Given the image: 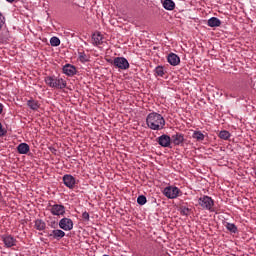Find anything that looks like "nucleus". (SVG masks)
Returning <instances> with one entry per match:
<instances>
[{
  "label": "nucleus",
  "instance_id": "nucleus-26",
  "mask_svg": "<svg viewBox=\"0 0 256 256\" xmlns=\"http://www.w3.org/2000/svg\"><path fill=\"white\" fill-rule=\"evenodd\" d=\"M79 61L81 63H87V61H89V56L87 54H85V52H79Z\"/></svg>",
  "mask_w": 256,
  "mask_h": 256
},
{
  "label": "nucleus",
  "instance_id": "nucleus-2",
  "mask_svg": "<svg viewBox=\"0 0 256 256\" xmlns=\"http://www.w3.org/2000/svg\"><path fill=\"white\" fill-rule=\"evenodd\" d=\"M44 81L52 89H65L67 87V81L57 76H47Z\"/></svg>",
  "mask_w": 256,
  "mask_h": 256
},
{
  "label": "nucleus",
  "instance_id": "nucleus-16",
  "mask_svg": "<svg viewBox=\"0 0 256 256\" xmlns=\"http://www.w3.org/2000/svg\"><path fill=\"white\" fill-rule=\"evenodd\" d=\"M93 45L98 47V45H103V36L101 33L97 32L96 34H93L92 36Z\"/></svg>",
  "mask_w": 256,
  "mask_h": 256
},
{
  "label": "nucleus",
  "instance_id": "nucleus-34",
  "mask_svg": "<svg viewBox=\"0 0 256 256\" xmlns=\"http://www.w3.org/2000/svg\"><path fill=\"white\" fill-rule=\"evenodd\" d=\"M130 111H133V108H130Z\"/></svg>",
  "mask_w": 256,
  "mask_h": 256
},
{
  "label": "nucleus",
  "instance_id": "nucleus-11",
  "mask_svg": "<svg viewBox=\"0 0 256 256\" xmlns=\"http://www.w3.org/2000/svg\"><path fill=\"white\" fill-rule=\"evenodd\" d=\"M62 71L64 75H67L68 77H73V75H77V68L71 64L64 65Z\"/></svg>",
  "mask_w": 256,
  "mask_h": 256
},
{
  "label": "nucleus",
  "instance_id": "nucleus-15",
  "mask_svg": "<svg viewBox=\"0 0 256 256\" xmlns=\"http://www.w3.org/2000/svg\"><path fill=\"white\" fill-rule=\"evenodd\" d=\"M49 237H52L53 239H57V241H59L60 239H63V237H65V231L60 229L52 230L49 234Z\"/></svg>",
  "mask_w": 256,
  "mask_h": 256
},
{
  "label": "nucleus",
  "instance_id": "nucleus-5",
  "mask_svg": "<svg viewBox=\"0 0 256 256\" xmlns=\"http://www.w3.org/2000/svg\"><path fill=\"white\" fill-rule=\"evenodd\" d=\"M163 195L167 197V199H177L181 195V190L176 186H167L163 190Z\"/></svg>",
  "mask_w": 256,
  "mask_h": 256
},
{
  "label": "nucleus",
  "instance_id": "nucleus-6",
  "mask_svg": "<svg viewBox=\"0 0 256 256\" xmlns=\"http://www.w3.org/2000/svg\"><path fill=\"white\" fill-rule=\"evenodd\" d=\"M49 211L56 217H63L65 215V206L62 204L49 205Z\"/></svg>",
  "mask_w": 256,
  "mask_h": 256
},
{
  "label": "nucleus",
  "instance_id": "nucleus-31",
  "mask_svg": "<svg viewBox=\"0 0 256 256\" xmlns=\"http://www.w3.org/2000/svg\"><path fill=\"white\" fill-rule=\"evenodd\" d=\"M3 113V104L0 103V115Z\"/></svg>",
  "mask_w": 256,
  "mask_h": 256
},
{
  "label": "nucleus",
  "instance_id": "nucleus-24",
  "mask_svg": "<svg viewBox=\"0 0 256 256\" xmlns=\"http://www.w3.org/2000/svg\"><path fill=\"white\" fill-rule=\"evenodd\" d=\"M50 45L52 47H59V45H61V40L58 37L54 36L50 39Z\"/></svg>",
  "mask_w": 256,
  "mask_h": 256
},
{
  "label": "nucleus",
  "instance_id": "nucleus-3",
  "mask_svg": "<svg viewBox=\"0 0 256 256\" xmlns=\"http://www.w3.org/2000/svg\"><path fill=\"white\" fill-rule=\"evenodd\" d=\"M198 203L202 209H206V211H211V213H215V208L213 206L215 205V201H213V198L209 196H202L198 199Z\"/></svg>",
  "mask_w": 256,
  "mask_h": 256
},
{
  "label": "nucleus",
  "instance_id": "nucleus-17",
  "mask_svg": "<svg viewBox=\"0 0 256 256\" xmlns=\"http://www.w3.org/2000/svg\"><path fill=\"white\" fill-rule=\"evenodd\" d=\"M208 27H221V20L217 17H212L207 21Z\"/></svg>",
  "mask_w": 256,
  "mask_h": 256
},
{
  "label": "nucleus",
  "instance_id": "nucleus-35",
  "mask_svg": "<svg viewBox=\"0 0 256 256\" xmlns=\"http://www.w3.org/2000/svg\"><path fill=\"white\" fill-rule=\"evenodd\" d=\"M0 195H1V192H0Z\"/></svg>",
  "mask_w": 256,
  "mask_h": 256
},
{
  "label": "nucleus",
  "instance_id": "nucleus-22",
  "mask_svg": "<svg viewBox=\"0 0 256 256\" xmlns=\"http://www.w3.org/2000/svg\"><path fill=\"white\" fill-rule=\"evenodd\" d=\"M192 137L193 139H196V141H203L205 139V135L201 133V131H195Z\"/></svg>",
  "mask_w": 256,
  "mask_h": 256
},
{
  "label": "nucleus",
  "instance_id": "nucleus-33",
  "mask_svg": "<svg viewBox=\"0 0 256 256\" xmlns=\"http://www.w3.org/2000/svg\"><path fill=\"white\" fill-rule=\"evenodd\" d=\"M55 151H57L55 148H53V149L51 150L52 153H55Z\"/></svg>",
  "mask_w": 256,
  "mask_h": 256
},
{
  "label": "nucleus",
  "instance_id": "nucleus-29",
  "mask_svg": "<svg viewBox=\"0 0 256 256\" xmlns=\"http://www.w3.org/2000/svg\"><path fill=\"white\" fill-rule=\"evenodd\" d=\"M6 133H7V131H4L3 124H1V122H0V137H3Z\"/></svg>",
  "mask_w": 256,
  "mask_h": 256
},
{
  "label": "nucleus",
  "instance_id": "nucleus-8",
  "mask_svg": "<svg viewBox=\"0 0 256 256\" xmlns=\"http://www.w3.org/2000/svg\"><path fill=\"white\" fill-rule=\"evenodd\" d=\"M2 241L7 248L15 247L17 245V239L12 235L5 234L2 236Z\"/></svg>",
  "mask_w": 256,
  "mask_h": 256
},
{
  "label": "nucleus",
  "instance_id": "nucleus-20",
  "mask_svg": "<svg viewBox=\"0 0 256 256\" xmlns=\"http://www.w3.org/2000/svg\"><path fill=\"white\" fill-rule=\"evenodd\" d=\"M28 107L32 109V111H37L39 109V102L35 100H28L27 101Z\"/></svg>",
  "mask_w": 256,
  "mask_h": 256
},
{
  "label": "nucleus",
  "instance_id": "nucleus-19",
  "mask_svg": "<svg viewBox=\"0 0 256 256\" xmlns=\"http://www.w3.org/2000/svg\"><path fill=\"white\" fill-rule=\"evenodd\" d=\"M45 227H47V224H45V221L41 219H37L35 221V229H37V231H45Z\"/></svg>",
  "mask_w": 256,
  "mask_h": 256
},
{
  "label": "nucleus",
  "instance_id": "nucleus-10",
  "mask_svg": "<svg viewBox=\"0 0 256 256\" xmlns=\"http://www.w3.org/2000/svg\"><path fill=\"white\" fill-rule=\"evenodd\" d=\"M156 141L160 147H171V137L169 135L163 134Z\"/></svg>",
  "mask_w": 256,
  "mask_h": 256
},
{
  "label": "nucleus",
  "instance_id": "nucleus-27",
  "mask_svg": "<svg viewBox=\"0 0 256 256\" xmlns=\"http://www.w3.org/2000/svg\"><path fill=\"white\" fill-rule=\"evenodd\" d=\"M180 213H181V215H184L185 217H187L190 215L191 209L187 208L186 206H181Z\"/></svg>",
  "mask_w": 256,
  "mask_h": 256
},
{
  "label": "nucleus",
  "instance_id": "nucleus-32",
  "mask_svg": "<svg viewBox=\"0 0 256 256\" xmlns=\"http://www.w3.org/2000/svg\"><path fill=\"white\" fill-rule=\"evenodd\" d=\"M6 1H8V3H13V1H15V0H6Z\"/></svg>",
  "mask_w": 256,
  "mask_h": 256
},
{
  "label": "nucleus",
  "instance_id": "nucleus-25",
  "mask_svg": "<svg viewBox=\"0 0 256 256\" xmlns=\"http://www.w3.org/2000/svg\"><path fill=\"white\" fill-rule=\"evenodd\" d=\"M225 227L228 231H230V233H236L237 232V226L233 223L227 222Z\"/></svg>",
  "mask_w": 256,
  "mask_h": 256
},
{
  "label": "nucleus",
  "instance_id": "nucleus-14",
  "mask_svg": "<svg viewBox=\"0 0 256 256\" xmlns=\"http://www.w3.org/2000/svg\"><path fill=\"white\" fill-rule=\"evenodd\" d=\"M17 151L20 155H27V153H29V151H31V148L29 147V144H27V143H20L17 146Z\"/></svg>",
  "mask_w": 256,
  "mask_h": 256
},
{
  "label": "nucleus",
  "instance_id": "nucleus-9",
  "mask_svg": "<svg viewBox=\"0 0 256 256\" xmlns=\"http://www.w3.org/2000/svg\"><path fill=\"white\" fill-rule=\"evenodd\" d=\"M63 183L65 186L68 187V189H74L77 181L75 180V177L70 174H65L63 176Z\"/></svg>",
  "mask_w": 256,
  "mask_h": 256
},
{
  "label": "nucleus",
  "instance_id": "nucleus-18",
  "mask_svg": "<svg viewBox=\"0 0 256 256\" xmlns=\"http://www.w3.org/2000/svg\"><path fill=\"white\" fill-rule=\"evenodd\" d=\"M162 5L166 11H173L175 9V2L173 0H164Z\"/></svg>",
  "mask_w": 256,
  "mask_h": 256
},
{
  "label": "nucleus",
  "instance_id": "nucleus-13",
  "mask_svg": "<svg viewBox=\"0 0 256 256\" xmlns=\"http://www.w3.org/2000/svg\"><path fill=\"white\" fill-rule=\"evenodd\" d=\"M184 141L185 136L181 133H176L171 137V143H173L174 145H183Z\"/></svg>",
  "mask_w": 256,
  "mask_h": 256
},
{
  "label": "nucleus",
  "instance_id": "nucleus-4",
  "mask_svg": "<svg viewBox=\"0 0 256 256\" xmlns=\"http://www.w3.org/2000/svg\"><path fill=\"white\" fill-rule=\"evenodd\" d=\"M111 65H113L119 71H125L129 69V61L124 57H115L110 61Z\"/></svg>",
  "mask_w": 256,
  "mask_h": 256
},
{
  "label": "nucleus",
  "instance_id": "nucleus-28",
  "mask_svg": "<svg viewBox=\"0 0 256 256\" xmlns=\"http://www.w3.org/2000/svg\"><path fill=\"white\" fill-rule=\"evenodd\" d=\"M137 203H138V205H145V203H147V197L140 195L137 198Z\"/></svg>",
  "mask_w": 256,
  "mask_h": 256
},
{
  "label": "nucleus",
  "instance_id": "nucleus-1",
  "mask_svg": "<svg viewBox=\"0 0 256 256\" xmlns=\"http://www.w3.org/2000/svg\"><path fill=\"white\" fill-rule=\"evenodd\" d=\"M146 124L152 131H161L165 129V118L157 112H152L147 115Z\"/></svg>",
  "mask_w": 256,
  "mask_h": 256
},
{
  "label": "nucleus",
  "instance_id": "nucleus-23",
  "mask_svg": "<svg viewBox=\"0 0 256 256\" xmlns=\"http://www.w3.org/2000/svg\"><path fill=\"white\" fill-rule=\"evenodd\" d=\"M219 137L220 139H224V141H227L229 137H231V133H229V131L227 130H222L219 133Z\"/></svg>",
  "mask_w": 256,
  "mask_h": 256
},
{
  "label": "nucleus",
  "instance_id": "nucleus-30",
  "mask_svg": "<svg viewBox=\"0 0 256 256\" xmlns=\"http://www.w3.org/2000/svg\"><path fill=\"white\" fill-rule=\"evenodd\" d=\"M82 219H84L85 221H89V214H88V212H83L82 213Z\"/></svg>",
  "mask_w": 256,
  "mask_h": 256
},
{
  "label": "nucleus",
  "instance_id": "nucleus-12",
  "mask_svg": "<svg viewBox=\"0 0 256 256\" xmlns=\"http://www.w3.org/2000/svg\"><path fill=\"white\" fill-rule=\"evenodd\" d=\"M167 61L169 64H171L173 67H177V65H179V63H181V58H179L177 56V54L175 53H170L167 56Z\"/></svg>",
  "mask_w": 256,
  "mask_h": 256
},
{
  "label": "nucleus",
  "instance_id": "nucleus-21",
  "mask_svg": "<svg viewBox=\"0 0 256 256\" xmlns=\"http://www.w3.org/2000/svg\"><path fill=\"white\" fill-rule=\"evenodd\" d=\"M154 73L157 77H163V75H165V68H163V66H157Z\"/></svg>",
  "mask_w": 256,
  "mask_h": 256
},
{
  "label": "nucleus",
  "instance_id": "nucleus-7",
  "mask_svg": "<svg viewBox=\"0 0 256 256\" xmlns=\"http://www.w3.org/2000/svg\"><path fill=\"white\" fill-rule=\"evenodd\" d=\"M60 229L63 231H72L73 229V220L71 218H62L58 223Z\"/></svg>",
  "mask_w": 256,
  "mask_h": 256
}]
</instances>
